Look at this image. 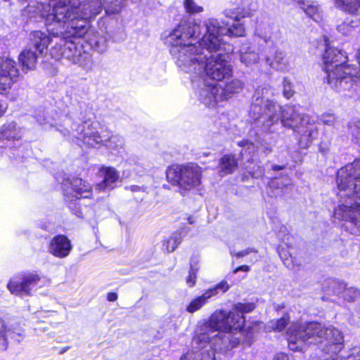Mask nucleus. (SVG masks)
Masks as SVG:
<instances>
[{
    "instance_id": "7ed1b4c3",
    "label": "nucleus",
    "mask_w": 360,
    "mask_h": 360,
    "mask_svg": "<svg viewBox=\"0 0 360 360\" xmlns=\"http://www.w3.org/2000/svg\"><path fill=\"white\" fill-rule=\"evenodd\" d=\"M268 89L257 90L254 95V101L250 106V115L258 121L262 131L274 132L275 126L281 121L282 125L300 134V143L307 147L319 135L318 128L310 122L308 115H302L289 105L280 104L266 97Z\"/></svg>"
},
{
    "instance_id": "de8ad7c7",
    "label": "nucleus",
    "mask_w": 360,
    "mask_h": 360,
    "mask_svg": "<svg viewBox=\"0 0 360 360\" xmlns=\"http://www.w3.org/2000/svg\"><path fill=\"white\" fill-rule=\"evenodd\" d=\"M107 299L110 302L115 301L117 299V295L115 292H108L107 295Z\"/></svg>"
},
{
    "instance_id": "9b49d317",
    "label": "nucleus",
    "mask_w": 360,
    "mask_h": 360,
    "mask_svg": "<svg viewBox=\"0 0 360 360\" xmlns=\"http://www.w3.org/2000/svg\"><path fill=\"white\" fill-rule=\"evenodd\" d=\"M193 350L186 352L180 360H215V352H225L232 348H219V341H215L213 338L208 340L201 347H198L194 342V338L192 341Z\"/></svg>"
},
{
    "instance_id": "603ef678",
    "label": "nucleus",
    "mask_w": 360,
    "mask_h": 360,
    "mask_svg": "<svg viewBox=\"0 0 360 360\" xmlns=\"http://www.w3.org/2000/svg\"><path fill=\"white\" fill-rule=\"evenodd\" d=\"M271 186H276V188H281V186H278L277 185V179H274L271 181Z\"/></svg>"
},
{
    "instance_id": "6ab92c4d",
    "label": "nucleus",
    "mask_w": 360,
    "mask_h": 360,
    "mask_svg": "<svg viewBox=\"0 0 360 360\" xmlns=\"http://www.w3.org/2000/svg\"><path fill=\"white\" fill-rule=\"evenodd\" d=\"M99 174L103 179L96 185V189L97 191H110L115 188V184L120 181V175L113 167H103L100 169Z\"/></svg>"
},
{
    "instance_id": "412c9836",
    "label": "nucleus",
    "mask_w": 360,
    "mask_h": 360,
    "mask_svg": "<svg viewBox=\"0 0 360 360\" xmlns=\"http://www.w3.org/2000/svg\"><path fill=\"white\" fill-rule=\"evenodd\" d=\"M297 4L299 7L309 18L316 22H320L323 20V10L321 5L316 1L297 0Z\"/></svg>"
},
{
    "instance_id": "5701e85b",
    "label": "nucleus",
    "mask_w": 360,
    "mask_h": 360,
    "mask_svg": "<svg viewBox=\"0 0 360 360\" xmlns=\"http://www.w3.org/2000/svg\"><path fill=\"white\" fill-rule=\"evenodd\" d=\"M266 61L272 68L277 70H285L288 66L285 53L278 49L275 50L272 55L266 56Z\"/></svg>"
},
{
    "instance_id": "4468645a",
    "label": "nucleus",
    "mask_w": 360,
    "mask_h": 360,
    "mask_svg": "<svg viewBox=\"0 0 360 360\" xmlns=\"http://www.w3.org/2000/svg\"><path fill=\"white\" fill-rule=\"evenodd\" d=\"M196 95L200 102L207 107H214L217 103L223 101L220 94V86L214 82L201 81Z\"/></svg>"
},
{
    "instance_id": "c9c22d12",
    "label": "nucleus",
    "mask_w": 360,
    "mask_h": 360,
    "mask_svg": "<svg viewBox=\"0 0 360 360\" xmlns=\"http://www.w3.org/2000/svg\"><path fill=\"white\" fill-rule=\"evenodd\" d=\"M36 120L44 129L56 126L53 119L49 115L47 112L41 111L38 112L36 115Z\"/></svg>"
},
{
    "instance_id": "1a4fd4ad",
    "label": "nucleus",
    "mask_w": 360,
    "mask_h": 360,
    "mask_svg": "<svg viewBox=\"0 0 360 360\" xmlns=\"http://www.w3.org/2000/svg\"><path fill=\"white\" fill-rule=\"evenodd\" d=\"M207 33L202 37V43L207 45V52L222 48L224 44L221 37H243L245 34V27L243 24L236 23L231 27L222 26L217 19H210L205 24Z\"/></svg>"
},
{
    "instance_id": "4c0bfd02",
    "label": "nucleus",
    "mask_w": 360,
    "mask_h": 360,
    "mask_svg": "<svg viewBox=\"0 0 360 360\" xmlns=\"http://www.w3.org/2000/svg\"><path fill=\"white\" fill-rule=\"evenodd\" d=\"M184 6L186 11L190 14L199 13L203 11V8L198 5L194 0H184Z\"/></svg>"
},
{
    "instance_id": "bb28decb",
    "label": "nucleus",
    "mask_w": 360,
    "mask_h": 360,
    "mask_svg": "<svg viewBox=\"0 0 360 360\" xmlns=\"http://www.w3.org/2000/svg\"><path fill=\"white\" fill-rule=\"evenodd\" d=\"M335 6L353 15L360 13V0H333Z\"/></svg>"
},
{
    "instance_id": "7c9ffc66",
    "label": "nucleus",
    "mask_w": 360,
    "mask_h": 360,
    "mask_svg": "<svg viewBox=\"0 0 360 360\" xmlns=\"http://www.w3.org/2000/svg\"><path fill=\"white\" fill-rule=\"evenodd\" d=\"M182 239L183 236L181 232L176 231L173 233L168 238L163 241V250L167 252L174 251L178 245L181 243Z\"/></svg>"
},
{
    "instance_id": "39448f33",
    "label": "nucleus",
    "mask_w": 360,
    "mask_h": 360,
    "mask_svg": "<svg viewBox=\"0 0 360 360\" xmlns=\"http://www.w3.org/2000/svg\"><path fill=\"white\" fill-rule=\"evenodd\" d=\"M288 347L292 351H302L309 345H321V350L332 360L339 359L345 348L342 333L338 328L318 322L292 323L287 331ZM347 360H360V347H354Z\"/></svg>"
},
{
    "instance_id": "c03bdc74",
    "label": "nucleus",
    "mask_w": 360,
    "mask_h": 360,
    "mask_svg": "<svg viewBox=\"0 0 360 360\" xmlns=\"http://www.w3.org/2000/svg\"><path fill=\"white\" fill-rule=\"evenodd\" d=\"M252 252L257 253V250L256 249L253 248H247L245 250H241V251H239V252H233V251H231V254L232 255L236 256L238 258L245 257V256H247L248 255H249V254H250Z\"/></svg>"
},
{
    "instance_id": "423d86ee",
    "label": "nucleus",
    "mask_w": 360,
    "mask_h": 360,
    "mask_svg": "<svg viewBox=\"0 0 360 360\" xmlns=\"http://www.w3.org/2000/svg\"><path fill=\"white\" fill-rule=\"evenodd\" d=\"M338 196L341 203L334 216L350 224L352 234L360 235V160L340 168L337 172Z\"/></svg>"
},
{
    "instance_id": "ea45409f",
    "label": "nucleus",
    "mask_w": 360,
    "mask_h": 360,
    "mask_svg": "<svg viewBox=\"0 0 360 360\" xmlns=\"http://www.w3.org/2000/svg\"><path fill=\"white\" fill-rule=\"evenodd\" d=\"M349 129L356 143L360 145V122L351 124Z\"/></svg>"
},
{
    "instance_id": "f8f14e48",
    "label": "nucleus",
    "mask_w": 360,
    "mask_h": 360,
    "mask_svg": "<svg viewBox=\"0 0 360 360\" xmlns=\"http://www.w3.org/2000/svg\"><path fill=\"white\" fill-rule=\"evenodd\" d=\"M41 278L35 273H29L21 277H15L11 279L7 284V288L12 294L30 295L36 290V287L41 282Z\"/></svg>"
},
{
    "instance_id": "6e6552de",
    "label": "nucleus",
    "mask_w": 360,
    "mask_h": 360,
    "mask_svg": "<svg viewBox=\"0 0 360 360\" xmlns=\"http://www.w3.org/2000/svg\"><path fill=\"white\" fill-rule=\"evenodd\" d=\"M96 122H91L90 118L83 121L82 125L72 123L69 117L64 121V129H58L63 136H70L73 141L80 145L81 143L88 147L99 148L103 145L104 136H101L96 129Z\"/></svg>"
},
{
    "instance_id": "864d4df0",
    "label": "nucleus",
    "mask_w": 360,
    "mask_h": 360,
    "mask_svg": "<svg viewBox=\"0 0 360 360\" xmlns=\"http://www.w3.org/2000/svg\"><path fill=\"white\" fill-rule=\"evenodd\" d=\"M249 143V142H248L247 141H240L238 143V146H245L246 145H248Z\"/></svg>"
},
{
    "instance_id": "c756f323",
    "label": "nucleus",
    "mask_w": 360,
    "mask_h": 360,
    "mask_svg": "<svg viewBox=\"0 0 360 360\" xmlns=\"http://www.w3.org/2000/svg\"><path fill=\"white\" fill-rule=\"evenodd\" d=\"M103 145H105L111 153H120L123 148L124 143L122 136L119 135H112L108 139L104 138Z\"/></svg>"
},
{
    "instance_id": "8fccbe9b",
    "label": "nucleus",
    "mask_w": 360,
    "mask_h": 360,
    "mask_svg": "<svg viewBox=\"0 0 360 360\" xmlns=\"http://www.w3.org/2000/svg\"><path fill=\"white\" fill-rule=\"evenodd\" d=\"M6 107L0 103V117L5 112Z\"/></svg>"
},
{
    "instance_id": "dca6fc26",
    "label": "nucleus",
    "mask_w": 360,
    "mask_h": 360,
    "mask_svg": "<svg viewBox=\"0 0 360 360\" xmlns=\"http://www.w3.org/2000/svg\"><path fill=\"white\" fill-rule=\"evenodd\" d=\"M19 75L15 62L8 58H0V93L9 89Z\"/></svg>"
},
{
    "instance_id": "aec40b11",
    "label": "nucleus",
    "mask_w": 360,
    "mask_h": 360,
    "mask_svg": "<svg viewBox=\"0 0 360 360\" xmlns=\"http://www.w3.org/2000/svg\"><path fill=\"white\" fill-rule=\"evenodd\" d=\"M71 249L70 241L63 235L54 237L49 245V252L53 255L60 258L68 256Z\"/></svg>"
},
{
    "instance_id": "a19ab883",
    "label": "nucleus",
    "mask_w": 360,
    "mask_h": 360,
    "mask_svg": "<svg viewBox=\"0 0 360 360\" xmlns=\"http://www.w3.org/2000/svg\"><path fill=\"white\" fill-rule=\"evenodd\" d=\"M196 272L197 269H195L194 266L191 264L189 271V274L186 278V283L188 286L190 288L193 287L195 284Z\"/></svg>"
},
{
    "instance_id": "a878e982",
    "label": "nucleus",
    "mask_w": 360,
    "mask_h": 360,
    "mask_svg": "<svg viewBox=\"0 0 360 360\" xmlns=\"http://www.w3.org/2000/svg\"><path fill=\"white\" fill-rule=\"evenodd\" d=\"M38 54L31 49L24 50L19 56L23 69L33 70L37 64Z\"/></svg>"
},
{
    "instance_id": "2f4dec72",
    "label": "nucleus",
    "mask_w": 360,
    "mask_h": 360,
    "mask_svg": "<svg viewBox=\"0 0 360 360\" xmlns=\"http://www.w3.org/2000/svg\"><path fill=\"white\" fill-rule=\"evenodd\" d=\"M226 17L239 21L240 19L248 17L250 11L243 8H231L224 11Z\"/></svg>"
},
{
    "instance_id": "f257e3e1",
    "label": "nucleus",
    "mask_w": 360,
    "mask_h": 360,
    "mask_svg": "<svg viewBox=\"0 0 360 360\" xmlns=\"http://www.w3.org/2000/svg\"><path fill=\"white\" fill-rule=\"evenodd\" d=\"M201 34L198 24L180 23L165 37V43L169 47V52L176 65L184 72L201 75L205 73L213 80L221 81L232 75V68L227 53H219L216 56L207 52V45L202 43V38L197 41Z\"/></svg>"
},
{
    "instance_id": "20e7f679",
    "label": "nucleus",
    "mask_w": 360,
    "mask_h": 360,
    "mask_svg": "<svg viewBox=\"0 0 360 360\" xmlns=\"http://www.w3.org/2000/svg\"><path fill=\"white\" fill-rule=\"evenodd\" d=\"M252 304L238 303L229 312L216 310L205 323L200 332L194 337V342L198 347L204 345L210 338L220 342L219 348H234L242 341L250 346L253 342V333L248 328L243 330L245 324L244 313L253 310Z\"/></svg>"
},
{
    "instance_id": "72a5a7b5",
    "label": "nucleus",
    "mask_w": 360,
    "mask_h": 360,
    "mask_svg": "<svg viewBox=\"0 0 360 360\" xmlns=\"http://www.w3.org/2000/svg\"><path fill=\"white\" fill-rule=\"evenodd\" d=\"M352 84L353 86L350 88V89L341 90L340 92L348 91L350 93L349 96H352L356 95L360 98V71L356 72L354 69V72H352Z\"/></svg>"
},
{
    "instance_id": "5fc2aeb1",
    "label": "nucleus",
    "mask_w": 360,
    "mask_h": 360,
    "mask_svg": "<svg viewBox=\"0 0 360 360\" xmlns=\"http://www.w3.org/2000/svg\"><path fill=\"white\" fill-rule=\"evenodd\" d=\"M288 183H287V182H286V183H285V184H282V186H288Z\"/></svg>"
},
{
    "instance_id": "09e8293b",
    "label": "nucleus",
    "mask_w": 360,
    "mask_h": 360,
    "mask_svg": "<svg viewBox=\"0 0 360 360\" xmlns=\"http://www.w3.org/2000/svg\"><path fill=\"white\" fill-rule=\"evenodd\" d=\"M285 167L284 165H274L272 166V169L274 170V171H278V170L284 169Z\"/></svg>"
},
{
    "instance_id": "9d476101",
    "label": "nucleus",
    "mask_w": 360,
    "mask_h": 360,
    "mask_svg": "<svg viewBox=\"0 0 360 360\" xmlns=\"http://www.w3.org/2000/svg\"><path fill=\"white\" fill-rule=\"evenodd\" d=\"M201 169L195 164L173 165L166 172L167 179L185 191L198 186L201 181Z\"/></svg>"
},
{
    "instance_id": "2eb2a0df",
    "label": "nucleus",
    "mask_w": 360,
    "mask_h": 360,
    "mask_svg": "<svg viewBox=\"0 0 360 360\" xmlns=\"http://www.w3.org/2000/svg\"><path fill=\"white\" fill-rule=\"evenodd\" d=\"M64 195L69 201H73L80 198H89L91 195L92 191L91 185L79 178H75L72 180H68L64 184Z\"/></svg>"
},
{
    "instance_id": "0eeeda50",
    "label": "nucleus",
    "mask_w": 360,
    "mask_h": 360,
    "mask_svg": "<svg viewBox=\"0 0 360 360\" xmlns=\"http://www.w3.org/2000/svg\"><path fill=\"white\" fill-rule=\"evenodd\" d=\"M347 58L345 52L328 46L323 55L328 83L337 91L350 89L353 86L352 75L354 68L345 65Z\"/></svg>"
},
{
    "instance_id": "a211bd4d",
    "label": "nucleus",
    "mask_w": 360,
    "mask_h": 360,
    "mask_svg": "<svg viewBox=\"0 0 360 360\" xmlns=\"http://www.w3.org/2000/svg\"><path fill=\"white\" fill-rule=\"evenodd\" d=\"M328 288L334 294L341 296L345 300L352 302L360 297V290L354 287H347L342 281L330 279L328 281Z\"/></svg>"
},
{
    "instance_id": "473e14b6",
    "label": "nucleus",
    "mask_w": 360,
    "mask_h": 360,
    "mask_svg": "<svg viewBox=\"0 0 360 360\" xmlns=\"http://www.w3.org/2000/svg\"><path fill=\"white\" fill-rule=\"evenodd\" d=\"M13 338L14 333L11 329H8L4 320L0 319V349H6L7 339Z\"/></svg>"
},
{
    "instance_id": "a18cd8bd",
    "label": "nucleus",
    "mask_w": 360,
    "mask_h": 360,
    "mask_svg": "<svg viewBox=\"0 0 360 360\" xmlns=\"http://www.w3.org/2000/svg\"><path fill=\"white\" fill-rule=\"evenodd\" d=\"M274 360H289V357L286 354L279 352L274 356Z\"/></svg>"
},
{
    "instance_id": "4be33fe9",
    "label": "nucleus",
    "mask_w": 360,
    "mask_h": 360,
    "mask_svg": "<svg viewBox=\"0 0 360 360\" xmlns=\"http://www.w3.org/2000/svg\"><path fill=\"white\" fill-rule=\"evenodd\" d=\"M240 60L245 66L251 67L259 63V54L255 47L243 44L240 49Z\"/></svg>"
},
{
    "instance_id": "ddd939ff",
    "label": "nucleus",
    "mask_w": 360,
    "mask_h": 360,
    "mask_svg": "<svg viewBox=\"0 0 360 360\" xmlns=\"http://www.w3.org/2000/svg\"><path fill=\"white\" fill-rule=\"evenodd\" d=\"M229 288L230 285L227 281H221L214 287L206 290L202 295L192 299L186 306V311L191 314L195 313L202 309L212 297L217 295L220 292H226Z\"/></svg>"
},
{
    "instance_id": "393cba45",
    "label": "nucleus",
    "mask_w": 360,
    "mask_h": 360,
    "mask_svg": "<svg viewBox=\"0 0 360 360\" xmlns=\"http://www.w3.org/2000/svg\"><path fill=\"white\" fill-rule=\"evenodd\" d=\"M31 39L34 49L39 54H42L46 50L49 44L53 41L46 34L41 31H34L32 34Z\"/></svg>"
},
{
    "instance_id": "b1692460",
    "label": "nucleus",
    "mask_w": 360,
    "mask_h": 360,
    "mask_svg": "<svg viewBox=\"0 0 360 360\" xmlns=\"http://www.w3.org/2000/svg\"><path fill=\"white\" fill-rule=\"evenodd\" d=\"M219 86H220V94L224 101L231 98L234 94L239 93L243 89L244 84L241 80L234 79L227 82L224 86L220 84Z\"/></svg>"
},
{
    "instance_id": "f704fd0d",
    "label": "nucleus",
    "mask_w": 360,
    "mask_h": 360,
    "mask_svg": "<svg viewBox=\"0 0 360 360\" xmlns=\"http://www.w3.org/2000/svg\"><path fill=\"white\" fill-rule=\"evenodd\" d=\"M289 322L290 316L288 314H285L277 320L271 321L268 326L274 331L281 332L286 327Z\"/></svg>"
},
{
    "instance_id": "c85d7f7f",
    "label": "nucleus",
    "mask_w": 360,
    "mask_h": 360,
    "mask_svg": "<svg viewBox=\"0 0 360 360\" xmlns=\"http://www.w3.org/2000/svg\"><path fill=\"white\" fill-rule=\"evenodd\" d=\"M20 138V129L15 122L5 124L0 129V139H18Z\"/></svg>"
},
{
    "instance_id": "f3484780",
    "label": "nucleus",
    "mask_w": 360,
    "mask_h": 360,
    "mask_svg": "<svg viewBox=\"0 0 360 360\" xmlns=\"http://www.w3.org/2000/svg\"><path fill=\"white\" fill-rule=\"evenodd\" d=\"M80 1V5L79 6L77 11L83 10V8L86 9V11L89 12L91 8H94V6L98 3L100 5V11L96 15L99 14L102 10V8L104 7L106 13L108 14H115L121 11V8L125 1V0H79Z\"/></svg>"
},
{
    "instance_id": "e433bc0d",
    "label": "nucleus",
    "mask_w": 360,
    "mask_h": 360,
    "mask_svg": "<svg viewBox=\"0 0 360 360\" xmlns=\"http://www.w3.org/2000/svg\"><path fill=\"white\" fill-rule=\"evenodd\" d=\"M358 25V22L353 20H347L337 27L338 31L343 35L349 34L353 28Z\"/></svg>"
},
{
    "instance_id": "58836bf2",
    "label": "nucleus",
    "mask_w": 360,
    "mask_h": 360,
    "mask_svg": "<svg viewBox=\"0 0 360 360\" xmlns=\"http://www.w3.org/2000/svg\"><path fill=\"white\" fill-rule=\"evenodd\" d=\"M283 95L286 98H291L294 94V90L292 89V86L290 80L285 77L283 79Z\"/></svg>"
},
{
    "instance_id": "37998d69",
    "label": "nucleus",
    "mask_w": 360,
    "mask_h": 360,
    "mask_svg": "<svg viewBox=\"0 0 360 360\" xmlns=\"http://www.w3.org/2000/svg\"><path fill=\"white\" fill-rule=\"evenodd\" d=\"M320 120L324 124L330 126L334 124L336 120V117L333 114L324 113L321 115Z\"/></svg>"
},
{
    "instance_id": "f03ea898",
    "label": "nucleus",
    "mask_w": 360,
    "mask_h": 360,
    "mask_svg": "<svg viewBox=\"0 0 360 360\" xmlns=\"http://www.w3.org/2000/svg\"><path fill=\"white\" fill-rule=\"evenodd\" d=\"M79 0H49L51 11L46 15V22L49 34L56 39V45L51 49L52 58L58 60L67 58L74 64L83 65L87 57L82 53V47L77 46L71 37H83L89 28V20L94 18L100 11L96 3L89 12L85 8L77 11Z\"/></svg>"
},
{
    "instance_id": "49530a36",
    "label": "nucleus",
    "mask_w": 360,
    "mask_h": 360,
    "mask_svg": "<svg viewBox=\"0 0 360 360\" xmlns=\"http://www.w3.org/2000/svg\"><path fill=\"white\" fill-rule=\"evenodd\" d=\"M250 270V269L249 266L243 265V266H240L237 267L236 269H235L233 272V274H236L239 271L248 272Z\"/></svg>"
},
{
    "instance_id": "cd10ccee",
    "label": "nucleus",
    "mask_w": 360,
    "mask_h": 360,
    "mask_svg": "<svg viewBox=\"0 0 360 360\" xmlns=\"http://www.w3.org/2000/svg\"><path fill=\"white\" fill-rule=\"evenodd\" d=\"M238 167V162L233 155H224L219 162L220 172L224 174L233 173Z\"/></svg>"
},
{
    "instance_id": "3c124183",
    "label": "nucleus",
    "mask_w": 360,
    "mask_h": 360,
    "mask_svg": "<svg viewBox=\"0 0 360 360\" xmlns=\"http://www.w3.org/2000/svg\"><path fill=\"white\" fill-rule=\"evenodd\" d=\"M187 219H188V224H193L195 221V218L193 217H191V216H189Z\"/></svg>"
},
{
    "instance_id": "79ce46f5",
    "label": "nucleus",
    "mask_w": 360,
    "mask_h": 360,
    "mask_svg": "<svg viewBox=\"0 0 360 360\" xmlns=\"http://www.w3.org/2000/svg\"><path fill=\"white\" fill-rule=\"evenodd\" d=\"M281 258L283 259L284 264L288 269H292L294 267V262L291 256L288 257L286 252L283 250H279L278 252Z\"/></svg>"
}]
</instances>
